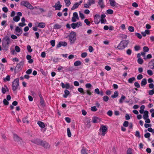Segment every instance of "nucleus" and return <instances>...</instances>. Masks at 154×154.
I'll use <instances>...</instances> for the list:
<instances>
[{
	"instance_id": "obj_1",
	"label": "nucleus",
	"mask_w": 154,
	"mask_h": 154,
	"mask_svg": "<svg viewBox=\"0 0 154 154\" xmlns=\"http://www.w3.org/2000/svg\"><path fill=\"white\" fill-rule=\"evenodd\" d=\"M129 42L128 40H123L121 42L117 48L119 49H122L126 47Z\"/></svg>"
},
{
	"instance_id": "obj_9",
	"label": "nucleus",
	"mask_w": 154,
	"mask_h": 154,
	"mask_svg": "<svg viewBox=\"0 0 154 154\" xmlns=\"http://www.w3.org/2000/svg\"><path fill=\"white\" fill-rule=\"evenodd\" d=\"M82 23L81 22H78L76 23H73L71 24V26L73 29H75L76 27H78L79 26H82Z\"/></svg>"
},
{
	"instance_id": "obj_53",
	"label": "nucleus",
	"mask_w": 154,
	"mask_h": 154,
	"mask_svg": "<svg viewBox=\"0 0 154 154\" xmlns=\"http://www.w3.org/2000/svg\"><path fill=\"white\" fill-rule=\"evenodd\" d=\"M3 102L4 104L5 105H7L9 104V102L5 99H4Z\"/></svg>"
},
{
	"instance_id": "obj_49",
	"label": "nucleus",
	"mask_w": 154,
	"mask_h": 154,
	"mask_svg": "<svg viewBox=\"0 0 154 154\" xmlns=\"http://www.w3.org/2000/svg\"><path fill=\"white\" fill-rule=\"evenodd\" d=\"M127 154H132V152L131 149L130 148H129L127 151Z\"/></svg>"
},
{
	"instance_id": "obj_35",
	"label": "nucleus",
	"mask_w": 154,
	"mask_h": 154,
	"mask_svg": "<svg viewBox=\"0 0 154 154\" xmlns=\"http://www.w3.org/2000/svg\"><path fill=\"white\" fill-rule=\"evenodd\" d=\"M145 108V106L144 105H142L140 107V109L139 111L140 113L141 114L143 113L144 111V109Z\"/></svg>"
},
{
	"instance_id": "obj_60",
	"label": "nucleus",
	"mask_w": 154,
	"mask_h": 154,
	"mask_svg": "<svg viewBox=\"0 0 154 154\" xmlns=\"http://www.w3.org/2000/svg\"><path fill=\"white\" fill-rule=\"evenodd\" d=\"M150 134L149 133H147L145 134L144 137L145 138H148L150 137Z\"/></svg>"
},
{
	"instance_id": "obj_14",
	"label": "nucleus",
	"mask_w": 154,
	"mask_h": 154,
	"mask_svg": "<svg viewBox=\"0 0 154 154\" xmlns=\"http://www.w3.org/2000/svg\"><path fill=\"white\" fill-rule=\"evenodd\" d=\"M148 67L151 69H154V59L149 62L148 64Z\"/></svg>"
},
{
	"instance_id": "obj_20",
	"label": "nucleus",
	"mask_w": 154,
	"mask_h": 154,
	"mask_svg": "<svg viewBox=\"0 0 154 154\" xmlns=\"http://www.w3.org/2000/svg\"><path fill=\"white\" fill-rule=\"evenodd\" d=\"M98 4L100 6L101 8H103L104 7L103 0H99Z\"/></svg>"
},
{
	"instance_id": "obj_21",
	"label": "nucleus",
	"mask_w": 154,
	"mask_h": 154,
	"mask_svg": "<svg viewBox=\"0 0 154 154\" xmlns=\"http://www.w3.org/2000/svg\"><path fill=\"white\" fill-rule=\"evenodd\" d=\"M24 64V61H21L17 65V67L19 69H21L23 67Z\"/></svg>"
},
{
	"instance_id": "obj_47",
	"label": "nucleus",
	"mask_w": 154,
	"mask_h": 154,
	"mask_svg": "<svg viewBox=\"0 0 154 154\" xmlns=\"http://www.w3.org/2000/svg\"><path fill=\"white\" fill-rule=\"evenodd\" d=\"M15 50L17 52H19L20 51L19 47L18 46H16L15 47Z\"/></svg>"
},
{
	"instance_id": "obj_40",
	"label": "nucleus",
	"mask_w": 154,
	"mask_h": 154,
	"mask_svg": "<svg viewBox=\"0 0 154 154\" xmlns=\"http://www.w3.org/2000/svg\"><path fill=\"white\" fill-rule=\"evenodd\" d=\"M95 2V0H89L88 2L89 5H91V4H94Z\"/></svg>"
},
{
	"instance_id": "obj_58",
	"label": "nucleus",
	"mask_w": 154,
	"mask_h": 154,
	"mask_svg": "<svg viewBox=\"0 0 154 154\" xmlns=\"http://www.w3.org/2000/svg\"><path fill=\"white\" fill-rule=\"evenodd\" d=\"M91 110L94 112L97 111V109L96 108L95 106H92L91 107Z\"/></svg>"
},
{
	"instance_id": "obj_27",
	"label": "nucleus",
	"mask_w": 154,
	"mask_h": 154,
	"mask_svg": "<svg viewBox=\"0 0 154 154\" xmlns=\"http://www.w3.org/2000/svg\"><path fill=\"white\" fill-rule=\"evenodd\" d=\"M10 79V76L9 75H8L7 76L3 78V81L6 82L7 81H9Z\"/></svg>"
},
{
	"instance_id": "obj_19",
	"label": "nucleus",
	"mask_w": 154,
	"mask_h": 154,
	"mask_svg": "<svg viewBox=\"0 0 154 154\" xmlns=\"http://www.w3.org/2000/svg\"><path fill=\"white\" fill-rule=\"evenodd\" d=\"M26 59L28 61V63H32L33 61L32 59H31L32 57L30 55H27L26 57Z\"/></svg>"
},
{
	"instance_id": "obj_3",
	"label": "nucleus",
	"mask_w": 154,
	"mask_h": 154,
	"mask_svg": "<svg viewBox=\"0 0 154 154\" xmlns=\"http://www.w3.org/2000/svg\"><path fill=\"white\" fill-rule=\"evenodd\" d=\"M19 85V79L18 78L15 79L12 82V90L15 91L18 88Z\"/></svg>"
},
{
	"instance_id": "obj_50",
	"label": "nucleus",
	"mask_w": 154,
	"mask_h": 154,
	"mask_svg": "<svg viewBox=\"0 0 154 154\" xmlns=\"http://www.w3.org/2000/svg\"><path fill=\"white\" fill-rule=\"evenodd\" d=\"M27 49L29 52H31L32 51V50L31 48V46L30 45H28L27 46Z\"/></svg>"
},
{
	"instance_id": "obj_64",
	"label": "nucleus",
	"mask_w": 154,
	"mask_h": 154,
	"mask_svg": "<svg viewBox=\"0 0 154 154\" xmlns=\"http://www.w3.org/2000/svg\"><path fill=\"white\" fill-rule=\"evenodd\" d=\"M32 69H28L26 72V73L28 74H30L32 72Z\"/></svg>"
},
{
	"instance_id": "obj_32",
	"label": "nucleus",
	"mask_w": 154,
	"mask_h": 154,
	"mask_svg": "<svg viewBox=\"0 0 154 154\" xmlns=\"http://www.w3.org/2000/svg\"><path fill=\"white\" fill-rule=\"evenodd\" d=\"M40 103L42 107H44L45 106L44 101L42 97H41Z\"/></svg>"
},
{
	"instance_id": "obj_30",
	"label": "nucleus",
	"mask_w": 154,
	"mask_h": 154,
	"mask_svg": "<svg viewBox=\"0 0 154 154\" xmlns=\"http://www.w3.org/2000/svg\"><path fill=\"white\" fill-rule=\"evenodd\" d=\"M135 78L134 77H133L129 78L128 80V82L129 83H133V81H135Z\"/></svg>"
},
{
	"instance_id": "obj_15",
	"label": "nucleus",
	"mask_w": 154,
	"mask_h": 154,
	"mask_svg": "<svg viewBox=\"0 0 154 154\" xmlns=\"http://www.w3.org/2000/svg\"><path fill=\"white\" fill-rule=\"evenodd\" d=\"M106 15L105 14H102L101 15V19L100 21L101 23H105L106 21L105 18Z\"/></svg>"
},
{
	"instance_id": "obj_10",
	"label": "nucleus",
	"mask_w": 154,
	"mask_h": 154,
	"mask_svg": "<svg viewBox=\"0 0 154 154\" xmlns=\"http://www.w3.org/2000/svg\"><path fill=\"white\" fill-rule=\"evenodd\" d=\"M41 145L44 148L49 149L50 147V145L49 144L45 141H43L41 143Z\"/></svg>"
},
{
	"instance_id": "obj_37",
	"label": "nucleus",
	"mask_w": 154,
	"mask_h": 154,
	"mask_svg": "<svg viewBox=\"0 0 154 154\" xmlns=\"http://www.w3.org/2000/svg\"><path fill=\"white\" fill-rule=\"evenodd\" d=\"M81 64V62L80 61H77L74 63V65L75 66H78L80 65Z\"/></svg>"
},
{
	"instance_id": "obj_42",
	"label": "nucleus",
	"mask_w": 154,
	"mask_h": 154,
	"mask_svg": "<svg viewBox=\"0 0 154 154\" xmlns=\"http://www.w3.org/2000/svg\"><path fill=\"white\" fill-rule=\"evenodd\" d=\"M67 132L68 136L70 137L71 136V133L70 130L69 128H68L67 129Z\"/></svg>"
},
{
	"instance_id": "obj_23",
	"label": "nucleus",
	"mask_w": 154,
	"mask_h": 154,
	"mask_svg": "<svg viewBox=\"0 0 154 154\" xmlns=\"http://www.w3.org/2000/svg\"><path fill=\"white\" fill-rule=\"evenodd\" d=\"M149 117L148 112L147 111H145L144 112V114L143 116V118L144 119H146Z\"/></svg>"
},
{
	"instance_id": "obj_8",
	"label": "nucleus",
	"mask_w": 154,
	"mask_h": 154,
	"mask_svg": "<svg viewBox=\"0 0 154 154\" xmlns=\"http://www.w3.org/2000/svg\"><path fill=\"white\" fill-rule=\"evenodd\" d=\"M79 20V17L77 12H74L73 14V17L72 19V21L74 22L76 21L77 20Z\"/></svg>"
},
{
	"instance_id": "obj_62",
	"label": "nucleus",
	"mask_w": 154,
	"mask_h": 154,
	"mask_svg": "<svg viewBox=\"0 0 154 154\" xmlns=\"http://www.w3.org/2000/svg\"><path fill=\"white\" fill-rule=\"evenodd\" d=\"M143 77V75L141 74H139L137 76V78L138 80H140Z\"/></svg>"
},
{
	"instance_id": "obj_45",
	"label": "nucleus",
	"mask_w": 154,
	"mask_h": 154,
	"mask_svg": "<svg viewBox=\"0 0 154 154\" xmlns=\"http://www.w3.org/2000/svg\"><path fill=\"white\" fill-rule=\"evenodd\" d=\"M138 63L140 64H142L143 62V60L141 58H139L137 60Z\"/></svg>"
},
{
	"instance_id": "obj_18",
	"label": "nucleus",
	"mask_w": 154,
	"mask_h": 154,
	"mask_svg": "<svg viewBox=\"0 0 154 154\" xmlns=\"http://www.w3.org/2000/svg\"><path fill=\"white\" fill-rule=\"evenodd\" d=\"M100 121V119L98 117H95L93 118L92 121L94 123H97Z\"/></svg>"
},
{
	"instance_id": "obj_13",
	"label": "nucleus",
	"mask_w": 154,
	"mask_h": 154,
	"mask_svg": "<svg viewBox=\"0 0 154 154\" xmlns=\"http://www.w3.org/2000/svg\"><path fill=\"white\" fill-rule=\"evenodd\" d=\"M35 25L41 28H43L45 26V24L43 22L37 23Z\"/></svg>"
},
{
	"instance_id": "obj_55",
	"label": "nucleus",
	"mask_w": 154,
	"mask_h": 154,
	"mask_svg": "<svg viewBox=\"0 0 154 154\" xmlns=\"http://www.w3.org/2000/svg\"><path fill=\"white\" fill-rule=\"evenodd\" d=\"M147 73L149 75H153L152 71L151 70H148L147 71Z\"/></svg>"
},
{
	"instance_id": "obj_24",
	"label": "nucleus",
	"mask_w": 154,
	"mask_h": 154,
	"mask_svg": "<svg viewBox=\"0 0 154 154\" xmlns=\"http://www.w3.org/2000/svg\"><path fill=\"white\" fill-rule=\"evenodd\" d=\"M147 83V81L146 79H143L141 82V86H143L146 85Z\"/></svg>"
},
{
	"instance_id": "obj_16",
	"label": "nucleus",
	"mask_w": 154,
	"mask_h": 154,
	"mask_svg": "<svg viewBox=\"0 0 154 154\" xmlns=\"http://www.w3.org/2000/svg\"><path fill=\"white\" fill-rule=\"evenodd\" d=\"M31 141L37 144L41 145V143H42V140H40L39 139H36L32 140Z\"/></svg>"
},
{
	"instance_id": "obj_34",
	"label": "nucleus",
	"mask_w": 154,
	"mask_h": 154,
	"mask_svg": "<svg viewBox=\"0 0 154 154\" xmlns=\"http://www.w3.org/2000/svg\"><path fill=\"white\" fill-rule=\"evenodd\" d=\"M64 2L67 7H68L71 4V2L70 0H64Z\"/></svg>"
},
{
	"instance_id": "obj_28",
	"label": "nucleus",
	"mask_w": 154,
	"mask_h": 154,
	"mask_svg": "<svg viewBox=\"0 0 154 154\" xmlns=\"http://www.w3.org/2000/svg\"><path fill=\"white\" fill-rule=\"evenodd\" d=\"M65 94L63 95V97L65 98H66L67 96L69 94V91L67 90H66L64 91Z\"/></svg>"
},
{
	"instance_id": "obj_11",
	"label": "nucleus",
	"mask_w": 154,
	"mask_h": 154,
	"mask_svg": "<svg viewBox=\"0 0 154 154\" xmlns=\"http://www.w3.org/2000/svg\"><path fill=\"white\" fill-rule=\"evenodd\" d=\"M62 7V5H60V2L58 1L57 3L55 4V5L53 6V7L55 8L56 10H60Z\"/></svg>"
},
{
	"instance_id": "obj_44",
	"label": "nucleus",
	"mask_w": 154,
	"mask_h": 154,
	"mask_svg": "<svg viewBox=\"0 0 154 154\" xmlns=\"http://www.w3.org/2000/svg\"><path fill=\"white\" fill-rule=\"evenodd\" d=\"M109 99L108 97L107 96H104L103 97V100L105 102L107 101Z\"/></svg>"
},
{
	"instance_id": "obj_17",
	"label": "nucleus",
	"mask_w": 154,
	"mask_h": 154,
	"mask_svg": "<svg viewBox=\"0 0 154 154\" xmlns=\"http://www.w3.org/2000/svg\"><path fill=\"white\" fill-rule=\"evenodd\" d=\"M110 4L111 6L112 7H117L118 4L115 1V0H109Z\"/></svg>"
},
{
	"instance_id": "obj_43",
	"label": "nucleus",
	"mask_w": 154,
	"mask_h": 154,
	"mask_svg": "<svg viewBox=\"0 0 154 154\" xmlns=\"http://www.w3.org/2000/svg\"><path fill=\"white\" fill-rule=\"evenodd\" d=\"M128 29L130 32H133L134 31V28L132 26H129L128 27Z\"/></svg>"
},
{
	"instance_id": "obj_51",
	"label": "nucleus",
	"mask_w": 154,
	"mask_h": 154,
	"mask_svg": "<svg viewBox=\"0 0 154 154\" xmlns=\"http://www.w3.org/2000/svg\"><path fill=\"white\" fill-rule=\"evenodd\" d=\"M135 35L138 38L140 39L142 37V35H141V34L140 33H135Z\"/></svg>"
},
{
	"instance_id": "obj_38",
	"label": "nucleus",
	"mask_w": 154,
	"mask_h": 154,
	"mask_svg": "<svg viewBox=\"0 0 154 154\" xmlns=\"http://www.w3.org/2000/svg\"><path fill=\"white\" fill-rule=\"evenodd\" d=\"M27 118L28 117L26 116L25 117L23 118V123H25L26 122L27 124H28L29 123V121L27 120Z\"/></svg>"
},
{
	"instance_id": "obj_63",
	"label": "nucleus",
	"mask_w": 154,
	"mask_h": 154,
	"mask_svg": "<svg viewBox=\"0 0 154 154\" xmlns=\"http://www.w3.org/2000/svg\"><path fill=\"white\" fill-rule=\"evenodd\" d=\"M134 84L135 86L137 88H140V85L137 82H135L134 83Z\"/></svg>"
},
{
	"instance_id": "obj_36",
	"label": "nucleus",
	"mask_w": 154,
	"mask_h": 154,
	"mask_svg": "<svg viewBox=\"0 0 154 154\" xmlns=\"http://www.w3.org/2000/svg\"><path fill=\"white\" fill-rule=\"evenodd\" d=\"M61 27V26L58 24H56L54 26V28L55 29H60Z\"/></svg>"
},
{
	"instance_id": "obj_54",
	"label": "nucleus",
	"mask_w": 154,
	"mask_h": 154,
	"mask_svg": "<svg viewBox=\"0 0 154 154\" xmlns=\"http://www.w3.org/2000/svg\"><path fill=\"white\" fill-rule=\"evenodd\" d=\"M107 13L109 14H112L113 13V11L111 9H108L106 11Z\"/></svg>"
},
{
	"instance_id": "obj_33",
	"label": "nucleus",
	"mask_w": 154,
	"mask_h": 154,
	"mask_svg": "<svg viewBox=\"0 0 154 154\" xmlns=\"http://www.w3.org/2000/svg\"><path fill=\"white\" fill-rule=\"evenodd\" d=\"M20 17L17 16L14 17L13 18L14 21L15 22H18L20 20Z\"/></svg>"
},
{
	"instance_id": "obj_31",
	"label": "nucleus",
	"mask_w": 154,
	"mask_h": 154,
	"mask_svg": "<svg viewBox=\"0 0 154 154\" xmlns=\"http://www.w3.org/2000/svg\"><path fill=\"white\" fill-rule=\"evenodd\" d=\"M126 98V97L122 95V97L119 100V102L120 103H122L123 102V101L124 100H125Z\"/></svg>"
},
{
	"instance_id": "obj_52",
	"label": "nucleus",
	"mask_w": 154,
	"mask_h": 154,
	"mask_svg": "<svg viewBox=\"0 0 154 154\" xmlns=\"http://www.w3.org/2000/svg\"><path fill=\"white\" fill-rule=\"evenodd\" d=\"M107 114L110 116H111L112 115V112L111 110H109L107 113Z\"/></svg>"
},
{
	"instance_id": "obj_6",
	"label": "nucleus",
	"mask_w": 154,
	"mask_h": 154,
	"mask_svg": "<svg viewBox=\"0 0 154 154\" xmlns=\"http://www.w3.org/2000/svg\"><path fill=\"white\" fill-rule=\"evenodd\" d=\"M10 43V38L8 37L7 36L4 38L3 39L2 45L3 46L5 47L7 46Z\"/></svg>"
},
{
	"instance_id": "obj_56",
	"label": "nucleus",
	"mask_w": 154,
	"mask_h": 154,
	"mask_svg": "<svg viewBox=\"0 0 154 154\" xmlns=\"http://www.w3.org/2000/svg\"><path fill=\"white\" fill-rule=\"evenodd\" d=\"M128 122L127 121H125L123 124V125L125 127H127L128 126Z\"/></svg>"
},
{
	"instance_id": "obj_59",
	"label": "nucleus",
	"mask_w": 154,
	"mask_h": 154,
	"mask_svg": "<svg viewBox=\"0 0 154 154\" xmlns=\"http://www.w3.org/2000/svg\"><path fill=\"white\" fill-rule=\"evenodd\" d=\"M85 87L87 88H89L92 87V85L90 83H87L85 85Z\"/></svg>"
},
{
	"instance_id": "obj_12",
	"label": "nucleus",
	"mask_w": 154,
	"mask_h": 154,
	"mask_svg": "<svg viewBox=\"0 0 154 154\" xmlns=\"http://www.w3.org/2000/svg\"><path fill=\"white\" fill-rule=\"evenodd\" d=\"M100 16L98 14H96L94 16V22L96 24L99 23L100 22L99 19L100 18Z\"/></svg>"
},
{
	"instance_id": "obj_26",
	"label": "nucleus",
	"mask_w": 154,
	"mask_h": 154,
	"mask_svg": "<svg viewBox=\"0 0 154 154\" xmlns=\"http://www.w3.org/2000/svg\"><path fill=\"white\" fill-rule=\"evenodd\" d=\"M79 6V3L76 2L74 4L73 6L72 7L71 9L72 10H74L75 9L77 8Z\"/></svg>"
},
{
	"instance_id": "obj_41",
	"label": "nucleus",
	"mask_w": 154,
	"mask_h": 154,
	"mask_svg": "<svg viewBox=\"0 0 154 154\" xmlns=\"http://www.w3.org/2000/svg\"><path fill=\"white\" fill-rule=\"evenodd\" d=\"M15 31L16 32L20 33L22 32V31L21 29L18 26H17L15 29Z\"/></svg>"
},
{
	"instance_id": "obj_22",
	"label": "nucleus",
	"mask_w": 154,
	"mask_h": 154,
	"mask_svg": "<svg viewBox=\"0 0 154 154\" xmlns=\"http://www.w3.org/2000/svg\"><path fill=\"white\" fill-rule=\"evenodd\" d=\"M39 126L42 128H44L45 127V125L44 123L41 121H38L37 123Z\"/></svg>"
},
{
	"instance_id": "obj_48",
	"label": "nucleus",
	"mask_w": 154,
	"mask_h": 154,
	"mask_svg": "<svg viewBox=\"0 0 154 154\" xmlns=\"http://www.w3.org/2000/svg\"><path fill=\"white\" fill-rule=\"evenodd\" d=\"M143 51L144 52H147L149 51V49L146 46H144L143 48Z\"/></svg>"
},
{
	"instance_id": "obj_7",
	"label": "nucleus",
	"mask_w": 154,
	"mask_h": 154,
	"mask_svg": "<svg viewBox=\"0 0 154 154\" xmlns=\"http://www.w3.org/2000/svg\"><path fill=\"white\" fill-rule=\"evenodd\" d=\"M100 130L101 132V134L104 136L106 133L107 128L106 126L102 125L100 128Z\"/></svg>"
},
{
	"instance_id": "obj_46",
	"label": "nucleus",
	"mask_w": 154,
	"mask_h": 154,
	"mask_svg": "<svg viewBox=\"0 0 154 154\" xmlns=\"http://www.w3.org/2000/svg\"><path fill=\"white\" fill-rule=\"evenodd\" d=\"M78 91L80 93H82L83 94H84L85 93L84 92L83 89L82 88H79L78 89Z\"/></svg>"
},
{
	"instance_id": "obj_2",
	"label": "nucleus",
	"mask_w": 154,
	"mask_h": 154,
	"mask_svg": "<svg viewBox=\"0 0 154 154\" xmlns=\"http://www.w3.org/2000/svg\"><path fill=\"white\" fill-rule=\"evenodd\" d=\"M68 36L71 44L73 43L76 39V35L75 32H71Z\"/></svg>"
},
{
	"instance_id": "obj_29",
	"label": "nucleus",
	"mask_w": 154,
	"mask_h": 154,
	"mask_svg": "<svg viewBox=\"0 0 154 154\" xmlns=\"http://www.w3.org/2000/svg\"><path fill=\"white\" fill-rule=\"evenodd\" d=\"M81 153L82 154H88L86 148H85L84 147H82L81 150Z\"/></svg>"
},
{
	"instance_id": "obj_4",
	"label": "nucleus",
	"mask_w": 154,
	"mask_h": 154,
	"mask_svg": "<svg viewBox=\"0 0 154 154\" xmlns=\"http://www.w3.org/2000/svg\"><path fill=\"white\" fill-rule=\"evenodd\" d=\"M21 5L31 10H32L34 8V7L29 2L27 1H23L21 2Z\"/></svg>"
},
{
	"instance_id": "obj_39",
	"label": "nucleus",
	"mask_w": 154,
	"mask_h": 154,
	"mask_svg": "<svg viewBox=\"0 0 154 154\" xmlns=\"http://www.w3.org/2000/svg\"><path fill=\"white\" fill-rule=\"evenodd\" d=\"M119 93L117 91H116L114 92L113 95L112 96V98H116L118 96Z\"/></svg>"
},
{
	"instance_id": "obj_25",
	"label": "nucleus",
	"mask_w": 154,
	"mask_h": 154,
	"mask_svg": "<svg viewBox=\"0 0 154 154\" xmlns=\"http://www.w3.org/2000/svg\"><path fill=\"white\" fill-rule=\"evenodd\" d=\"M5 87V88L2 87V92L4 94H5L6 91H9L8 88L6 86Z\"/></svg>"
},
{
	"instance_id": "obj_5",
	"label": "nucleus",
	"mask_w": 154,
	"mask_h": 154,
	"mask_svg": "<svg viewBox=\"0 0 154 154\" xmlns=\"http://www.w3.org/2000/svg\"><path fill=\"white\" fill-rule=\"evenodd\" d=\"M13 137L14 140L18 143H20L23 141L22 139L15 134H13Z\"/></svg>"
},
{
	"instance_id": "obj_61",
	"label": "nucleus",
	"mask_w": 154,
	"mask_h": 154,
	"mask_svg": "<svg viewBox=\"0 0 154 154\" xmlns=\"http://www.w3.org/2000/svg\"><path fill=\"white\" fill-rule=\"evenodd\" d=\"M79 14L80 17L82 19H83L85 18V16L83 14L81 13L80 12H79Z\"/></svg>"
},
{
	"instance_id": "obj_57",
	"label": "nucleus",
	"mask_w": 154,
	"mask_h": 154,
	"mask_svg": "<svg viewBox=\"0 0 154 154\" xmlns=\"http://www.w3.org/2000/svg\"><path fill=\"white\" fill-rule=\"evenodd\" d=\"M87 54L86 52H84L82 53L81 54V57H82L84 58L86 57L87 56Z\"/></svg>"
}]
</instances>
